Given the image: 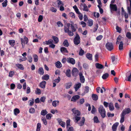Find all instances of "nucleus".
Wrapping results in <instances>:
<instances>
[{"label":"nucleus","mask_w":131,"mask_h":131,"mask_svg":"<svg viewBox=\"0 0 131 131\" xmlns=\"http://www.w3.org/2000/svg\"><path fill=\"white\" fill-rule=\"evenodd\" d=\"M121 15L122 17L123 16H124L126 19H127L128 18V14L126 12H124V13H122Z\"/></svg>","instance_id":"43"},{"label":"nucleus","mask_w":131,"mask_h":131,"mask_svg":"<svg viewBox=\"0 0 131 131\" xmlns=\"http://www.w3.org/2000/svg\"><path fill=\"white\" fill-rule=\"evenodd\" d=\"M52 115L50 113H49L46 115V118L48 119H50L51 117L52 116Z\"/></svg>","instance_id":"36"},{"label":"nucleus","mask_w":131,"mask_h":131,"mask_svg":"<svg viewBox=\"0 0 131 131\" xmlns=\"http://www.w3.org/2000/svg\"><path fill=\"white\" fill-rule=\"evenodd\" d=\"M66 127H68L70 126V120L68 119L66 121Z\"/></svg>","instance_id":"53"},{"label":"nucleus","mask_w":131,"mask_h":131,"mask_svg":"<svg viewBox=\"0 0 131 131\" xmlns=\"http://www.w3.org/2000/svg\"><path fill=\"white\" fill-rule=\"evenodd\" d=\"M16 66L18 68L21 70H23L24 68L22 65L19 64H16Z\"/></svg>","instance_id":"27"},{"label":"nucleus","mask_w":131,"mask_h":131,"mask_svg":"<svg viewBox=\"0 0 131 131\" xmlns=\"http://www.w3.org/2000/svg\"><path fill=\"white\" fill-rule=\"evenodd\" d=\"M67 131H73V128L72 127H67Z\"/></svg>","instance_id":"59"},{"label":"nucleus","mask_w":131,"mask_h":131,"mask_svg":"<svg viewBox=\"0 0 131 131\" xmlns=\"http://www.w3.org/2000/svg\"><path fill=\"white\" fill-rule=\"evenodd\" d=\"M79 75L80 76V82L82 83H84L85 82V79L82 73L81 72H80L79 74Z\"/></svg>","instance_id":"13"},{"label":"nucleus","mask_w":131,"mask_h":131,"mask_svg":"<svg viewBox=\"0 0 131 131\" xmlns=\"http://www.w3.org/2000/svg\"><path fill=\"white\" fill-rule=\"evenodd\" d=\"M60 80L61 79L60 77H58L57 79H56L53 82L57 83L59 82L60 81Z\"/></svg>","instance_id":"56"},{"label":"nucleus","mask_w":131,"mask_h":131,"mask_svg":"<svg viewBox=\"0 0 131 131\" xmlns=\"http://www.w3.org/2000/svg\"><path fill=\"white\" fill-rule=\"evenodd\" d=\"M8 1L7 0H5L2 3V6L3 7H6L7 5Z\"/></svg>","instance_id":"42"},{"label":"nucleus","mask_w":131,"mask_h":131,"mask_svg":"<svg viewBox=\"0 0 131 131\" xmlns=\"http://www.w3.org/2000/svg\"><path fill=\"white\" fill-rule=\"evenodd\" d=\"M71 25V32H75L77 28H78L77 25L76 24H73Z\"/></svg>","instance_id":"11"},{"label":"nucleus","mask_w":131,"mask_h":131,"mask_svg":"<svg viewBox=\"0 0 131 131\" xmlns=\"http://www.w3.org/2000/svg\"><path fill=\"white\" fill-rule=\"evenodd\" d=\"M122 37L120 36H119L117 38V41L116 42V44H118L119 43L120 41H121V39H122Z\"/></svg>","instance_id":"51"},{"label":"nucleus","mask_w":131,"mask_h":131,"mask_svg":"<svg viewBox=\"0 0 131 131\" xmlns=\"http://www.w3.org/2000/svg\"><path fill=\"white\" fill-rule=\"evenodd\" d=\"M43 80H47L49 79V76L47 74L44 75L42 77Z\"/></svg>","instance_id":"34"},{"label":"nucleus","mask_w":131,"mask_h":131,"mask_svg":"<svg viewBox=\"0 0 131 131\" xmlns=\"http://www.w3.org/2000/svg\"><path fill=\"white\" fill-rule=\"evenodd\" d=\"M110 8L111 11H116L117 10V8L116 4H110Z\"/></svg>","instance_id":"9"},{"label":"nucleus","mask_w":131,"mask_h":131,"mask_svg":"<svg viewBox=\"0 0 131 131\" xmlns=\"http://www.w3.org/2000/svg\"><path fill=\"white\" fill-rule=\"evenodd\" d=\"M116 28L117 30V32H118L119 33H120L121 32V28L117 26Z\"/></svg>","instance_id":"60"},{"label":"nucleus","mask_w":131,"mask_h":131,"mask_svg":"<svg viewBox=\"0 0 131 131\" xmlns=\"http://www.w3.org/2000/svg\"><path fill=\"white\" fill-rule=\"evenodd\" d=\"M79 71L78 69L75 68H74L72 71V75L74 76H76L78 75Z\"/></svg>","instance_id":"12"},{"label":"nucleus","mask_w":131,"mask_h":131,"mask_svg":"<svg viewBox=\"0 0 131 131\" xmlns=\"http://www.w3.org/2000/svg\"><path fill=\"white\" fill-rule=\"evenodd\" d=\"M73 7L76 13L78 14V17L80 20H82L83 18V14L79 11V9L76 5L73 6Z\"/></svg>","instance_id":"4"},{"label":"nucleus","mask_w":131,"mask_h":131,"mask_svg":"<svg viewBox=\"0 0 131 131\" xmlns=\"http://www.w3.org/2000/svg\"><path fill=\"white\" fill-rule=\"evenodd\" d=\"M81 85V84L80 83H78L75 84L74 86V88L76 91H77L80 87Z\"/></svg>","instance_id":"21"},{"label":"nucleus","mask_w":131,"mask_h":131,"mask_svg":"<svg viewBox=\"0 0 131 131\" xmlns=\"http://www.w3.org/2000/svg\"><path fill=\"white\" fill-rule=\"evenodd\" d=\"M82 7V10H83L86 12L89 11V9L88 8L87 6L84 3H81L80 4L79 7L80 9H81Z\"/></svg>","instance_id":"5"},{"label":"nucleus","mask_w":131,"mask_h":131,"mask_svg":"<svg viewBox=\"0 0 131 131\" xmlns=\"http://www.w3.org/2000/svg\"><path fill=\"white\" fill-rule=\"evenodd\" d=\"M58 123L62 127L65 128L66 126V123L65 122L62 121L61 120H59L58 121Z\"/></svg>","instance_id":"22"},{"label":"nucleus","mask_w":131,"mask_h":131,"mask_svg":"<svg viewBox=\"0 0 131 131\" xmlns=\"http://www.w3.org/2000/svg\"><path fill=\"white\" fill-rule=\"evenodd\" d=\"M53 41L52 40L50 39H49L48 41H46L45 42H43V44L44 45L46 44L47 45H50L52 43Z\"/></svg>","instance_id":"23"},{"label":"nucleus","mask_w":131,"mask_h":131,"mask_svg":"<svg viewBox=\"0 0 131 131\" xmlns=\"http://www.w3.org/2000/svg\"><path fill=\"white\" fill-rule=\"evenodd\" d=\"M73 119H75V123H77L78 121L79 120L81 119V117L78 116H76L74 117L73 118Z\"/></svg>","instance_id":"33"},{"label":"nucleus","mask_w":131,"mask_h":131,"mask_svg":"<svg viewBox=\"0 0 131 131\" xmlns=\"http://www.w3.org/2000/svg\"><path fill=\"white\" fill-rule=\"evenodd\" d=\"M60 50L61 52L63 53L68 52L66 48L64 47H62L61 48Z\"/></svg>","instance_id":"26"},{"label":"nucleus","mask_w":131,"mask_h":131,"mask_svg":"<svg viewBox=\"0 0 131 131\" xmlns=\"http://www.w3.org/2000/svg\"><path fill=\"white\" fill-rule=\"evenodd\" d=\"M80 38L79 35L77 34L76 37L74 39V44L76 45H78L80 43Z\"/></svg>","instance_id":"7"},{"label":"nucleus","mask_w":131,"mask_h":131,"mask_svg":"<svg viewBox=\"0 0 131 131\" xmlns=\"http://www.w3.org/2000/svg\"><path fill=\"white\" fill-rule=\"evenodd\" d=\"M130 109L129 108H126L123 110L122 113L121 114V119L120 120V122L121 123H122L124 120V116L126 114H128L131 112Z\"/></svg>","instance_id":"1"},{"label":"nucleus","mask_w":131,"mask_h":131,"mask_svg":"<svg viewBox=\"0 0 131 131\" xmlns=\"http://www.w3.org/2000/svg\"><path fill=\"white\" fill-rule=\"evenodd\" d=\"M123 42L122 41H121L119 46V50H121L123 49Z\"/></svg>","instance_id":"47"},{"label":"nucleus","mask_w":131,"mask_h":131,"mask_svg":"<svg viewBox=\"0 0 131 131\" xmlns=\"http://www.w3.org/2000/svg\"><path fill=\"white\" fill-rule=\"evenodd\" d=\"M14 72L13 71H10L9 72V77H12L14 75Z\"/></svg>","instance_id":"58"},{"label":"nucleus","mask_w":131,"mask_h":131,"mask_svg":"<svg viewBox=\"0 0 131 131\" xmlns=\"http://www.w3.org/2000/svg\"><path fill=\"white\" fill-rule=\"evenodd\" d=\"M50 10L53 12H56L57 10V9L55 8L51 7L50 8Z\"/></svg>","instance_id":"64"},{"label":"nucleus","mask_w":131,"mask_h":131,"mask_svg":"<svg viewBox=\"0 0 131 131\" xmlns=\"http://www.w3.org/2000/svg\"><path fill=\"white\" fill-rule=\"evenodd\" d=\"M67 61L68 63H71L72 64H74L75 63V60L72 58H68Z\"/></svg>","instance_id":"14"},{"label":"nucleus","mask_w":131,"mask_h":131,"mask_svg":"<svg viewBox=\"0 0 131 131\" xmlns=\"http://www.w3.org/2000/svg\"><path fill=\"white\" fill-rule=\"evenodd\" d=\"M50 112L53 114H54L56 113H58V111L56 109H52L51 110Z\"/></svg>","instance_id":"54"},{"label":"nucleus","mask_w":131,"mask_h":131,"mask_svg":"<svg viewBox=\"0 0 131 131\" xmlns=\"http://www.w3.org/2000/svg\"><path fill=\"white\" fill-rule=\"evenodd\" d=\"M96 67V68L101 69L104 68L103 66L99 63H96L95 64Z\"/></svg>","instance_id":"18"},{"label":"nucleus","mask_w":131,"mask_h":131,"mask_svg":"<svg viewBox=\"0 0 131 131\" xmlns=\"http://www.w3.org/2000/svg\"><path fill=\"white\" fill-rule=\"evenodd\" d=\"M63 45L64 46L66 47H68L69 46V44L67 40H64L63 43Z\"/></svg>","instance_id":"37"},{"label":"nucleus","mask_w":131,"mask_h":131,"mask_svg":"<svg viewBox=\"0 0 131 131\" xmlns=\"http://www.w3.org/2000/svg\"><path fill=\"white\" fill-rule=\"evenodd\" d=\"M48 112L46 110H42L41 112V115L43 116H45L46 115L47 113Z\"/></svg>","instance_id":"35"},{"label":"nucleus","mask_w":131,"mask_h":131,"mask_svg":"<svg viewBox=\"0 0 131 131\" xmlns=\"http://www.w3.org/2000/svg\"><path fill=\"white\" fill-rule=\"evenodd\" d=\"M58 2L57 4L58 7L63 5V2L60 0H57Z\"/></svg>","instance_id":"39"},{"label":"nucleus","mask_w":131,"mask_h":131,"mask_svg":"<svg viewBox=\"0 0 131 131\" xmlns=\"http://www.w3.org/2000/svg\"><path fill=\"white\" fill-rule=\"evenodd\" d=\"M89 26H92L93 24V21L91 19H89L88 21Z\"/></svg>","instance_id":"52"},{"label":"nucleus","mask_w":131,"mask_h":131,"mask_svg":"<svg viewBox=\"0 0 131 131\" xmlns=\"http://www.w3.org/2000/svg\"><path fill=\"white\" fill-rule=\"evenodd\" d=\"M108 106L110 110L111 111H113L114 109V107L113 104L112 103H110L109 104Z\"/></svg>","instance_id":"24"},{"label":"nucleus","mask_w":131,"mask_h":131,"mask_svg":"<svg viewBox=\"0 0 131 131\" xmlns=\"http://www.w3.org/2000/svg\"><path fill=\"white\" fill-rule=\"evenodd\" d=\"M57 24L58 27H62L63 26V24L60 21L58 22Z\"/></svg>","instance_id":"57"},{"label":"nucleus","mask_w":131,"mask_h":131,"mask_svg":"<svg viewBox=\"0 0 131 131\" xmlns=\"http://www.w3.org/2000/svg\"><path fill=\"white\" fill-rule=\"evenodd\" d=\"M35 111V110L34 108L31 107L29 109V112L30 113L33 114L34 113Z\"/></svg>","instance_id":"46"},{"label":"nucleus","mask_w":131,"mask_h":131,"mask_svg":"<svg viewBox=\"0 0 131 131\" xmlns=\"http://www.w3.org/2000/svg\"><path fill=\"white\" fill-rule=\"evenodd\" d=\"M20 40L21 41V43L23 46V44H24L25 43L27 44L28 42V38L25 36H24L23 38H21Z\"/></svg>","instance_id":"10"},{"label":"nucleus","mask_w":131,"mask_h":131,"mask_svg":"<svg viewBox=\"0 0 131 131\" xmlns=\"http://www.w3.org/2000/svg\"><path fill=\"white\" fill-rule=\"evenodd\" d=\"M126 37L129 39H131V33L129 32H127L126 35Z\"/></svg>","instance_id":"48"},{"label":"nucleus","mask_w":131,"mask_h":131,"mask_svg":"<svg viewBox=\"0 0 131 131\" xmlns=\"http://www.w3.org/2000/svg\"><path fill=\"white\" fill-rule=\"evenodd\" d=\"M38 72L40 74L43 75L44 73L43 68H40L39 69Z\"/></svg>","instance_id":"38"},{"label":"nucleus","mask_w":131,"mask_h":131,"mask_svg":"<svg viewBox=\"0 0 131 131\" xmlns=\"http://www.w3.org/2000/svg\"><path fill=\"white\" fill-rule=\"evenodd\" d=\"M118 123L116 122L114 123L113 125L112 128L113 131H115L116 130L117 126L118 125Z\"/></svg>","instance_id":"17"},{"label":"nucleus","mask_w":131,"mask_h":131,"mask_svg":"<svg viewBox=\"0 0 131 131\" xmlns=\"http://www.w3.org/2000/svg\"><path fill=\"white\" fill-rule=\"evenodd\" d=\"M14 114L15 115H16L17 114L19 113L20 111L17 108H15L14 110Z\"/></svg>","instance_id":"49"},{"label":"nucleus","mask_w":131,"mask_h":131,"mask_svg":"<svg viewBox=\"0 0 131 131\" xmlns=\"http://www.w3.org/2000/svg\"><path fill=\"white\" fill-rule=\"evenodd\" d=\"M70 24H67L66 25L64 26V31L65 32L67 33L69 36H72L74 35V34L73 32H72L71 30H70Z\"/></svg>","instance_id":"2"},{"label":"nucleus","mask_w":131,"mask_h":131,"mask_svg":"<svg viewBox=\"0 0 131 131\" xmlns=\"http://www.w3.org/2000/svg\"><path fill=\"white\" fill-rule=\"evenodd\" d=\"M128 74V73L127 72L126 74V77L125 78V80L127 81H131V72L130 73L129 75L128 76H127V75Z\"/></svg>","instance_id":"16"},{"label":"nucleus","mask_w":131,"mask_h":131,"mask_svg":"<svg viewBox=\"0 0 131 131\" xmlns=\"http://www.w3.org/2000/svg\"><path fill=\"white\" fill-rule=\"evenodd\" d=\"M106 47L107 49L110 51L112 50L114 48L113 45L110 42L107 43L106 45Z\"/></svg>","instance_id":"6"},{"label":"nucleus","mask_w":131,"mask_h":131,"mask_svg":"<svg viewBox=\"0 0 131 131\" xmlns=\"http://www.w3.org/2000/svg\"><path fill=\"white\" fill-rule=\"evenodd\" d=\"M8 42L11 46H13L15 44V41L14 40H9L8 41Z\"/></svg>","instance_id":"31"},{"label":"nucleus","mask_w":131,"mask_h":131,"mask_svg":"<svg viewBox=\"0 0 131 131\" xmlns=\"http://www.w3.org/2000/svg\"><path fill=\"white\" fill-rule=\"evenodd\" d=\"M43 19V17L42 16L40 15L39 16V18L38 19V21L39 22H41Z\"/></svg>","instance_id":"62"},{"label":"nucleus","mask_w":131,"mask_h":131,"mask_svg":"<svg viewBox=\"0 0 131 131\" xmlns=\"http://www.w3.org/2000/svg\"><path fill=\"white\" fill-rule=\"evenodd\" d=\"M34 58V61L35 62H37L38 60V57L36 54H34L33 56Z\"/></svg>","instance_id":"45"},{"label":"nucleus","mask_w":131,"mask_h":131,"mask_svg":"<svg viewBox=\"0 0 131 131\" xmlns=\"http://www.w3.org/2000/svg\"><path fill=\"white\" fill-rule=\"evenodd\" d=\"M52 38L54 41V43H57L59 41V39L56 36H53Z\"/></svg>","instance_id":"41"},{"label":"nucleus","mask_w":131,"mask_h":131,"mask_svg":"<svg viewBox=\"0 0 131 131\" xmlns=\"http://www.w3.org/2000/svg\"><path fill=\"white\" fill-rule=\"evenodd\" d=\"M72 85V83L70 82L66 84V88L67 89H69L70 88Z\"/></svg>","instance_id":"30"},{"label":"nucleus","mask_w":131,"mask_h":131,"mask_svg":"<svg viewBox=\"0 0 131 131\" xmlns=\"http://www.w3.org/2000/svg\"><path fill=\"white\" fill-rule=\"evenodd\" d=\"M80 24L82 25V26L83 27H85L86 26V23L83 21H81L80 22Z\"/></svg>","instance_id":"63"},{"label":"nucleus","mask_w":131,"mask_h":131,"mask_svg":"<svg viewBox=\"0 0 131 131\" xmlns=\"http://www.w3.org/2000/svg\"><path fill=\"white\" fill-rule=\"evenodd\" d=\"M108 74L107 73H105L103 75L102 77V79H106L108 77Z\"/></svg>","instance_id":"40"},{"label":"nucleus","mask_w":131,"mask_h":131,"mask_svg":"<svg viewBox=\"0 0 131 131\" xmlns=\"http://www.w3.org/2000/svg\"><path fill=\"white\" fill-rule=\"evenodd\" d=\"M35 93L36 94H40L41 93V91L40 89L37 88L35 91Z\"/></svg>","instance_id":"50"},{"label":"nucleus","mask_w":131,"mask_h":131,"mask_svg":"<svg viewBox=\"0 0 131 131\" xmlns=\"http://www.w3.org/2000/svg\"><path fill=\"white\" fill-rule=\"evenodd\" d=\"M56 66L57 67L60 68L62 67V65L60 62L58 61L56 63Z\"/></svg>","instance_id":"29"},{"label":"nucleus","mask_w":131,"mask_h":131,"mask_svg":"<svg viewBox=\"0 0 131 131\" xmlns=\"http://www.w3.org/2000/svg\"><path fill=\"white\" fill-rule=\"evenodd\" d=\"M72 111L73 112V115L74 116V117L79 116L80 115V113L79 111L76 110L75 108H74L72 110Z\"/></svg>","instance_id":"8"},{"label":"nucleus","mask_w":131,"mask_h":131,"mask_svg":"<svg viewBox=\"0 0 131 131\" xmlns=\"http://www.w3.org/2000/svg\"><path fill=\"white\" fill-rule=\"evenodd\" d=\"M85 119L84 117H83L82 118V119L81 121H80V123H78V124H79V125L80 126H81L82 125H83L84 123L85 122Z\"/></svg>","instance_id":"28"},{"label":"nucleus","mask_w":131,"mask_h":131,"mask_svg":"<svg viewBox=\"0 0 131 131\" xmlns=\"http://www.w3.org/2000/svg\"><path fill=\"white\" fill-rule=\"evenodd\" d=\"M84 51L81 49L80 50L79 54L80 56H82L84 54Z\"/></svg>","instance_id":"61"},{"label":"nucleus","mask_w":131,"mask_h":131,"mask_svg":"<svg viewBox=\"0 0 131 131\" xmlns=\"http://www.w3.org/2000/svg\"><path fill=\"white\" fill-rule=\"evenodd\" d=\"M59 101L58 100L53 101L52 102V105L53 107H56L59 105Z\"/></svg>","instance_id":"15"},{"label":"nucleus","mask_w":131,"mask_h":131,"mask_svg":"<svg viewBox=\"0 0 131 131\" xmlns=\"http://www.w3.org/2000/svg\"><path fill=\"white\" fill-rule=\"evenodd\" d=\"M70 16L73 18H75V14L71 12L69 14Z\"/></svg>","instance_id":"55"},{"label":"nucleus","mask_w":131,"mask_h":131,"mask_svg":"<svg viewBox=\"0 0 131 131\" xmlns=\"http://www.w3.org/2000/svg\"><path fill=\"white\" fill-rule=\"evenodd\" d=\"M92 99L94 101H96L98 99V96L97 95L95 94H93L92 95Z\"/></svg>","instance_id":"32"},{"label":"nucleus","mask_w":131,"mask_h":131,"mask_svg":"<svg viewBox=\"0 0 131 131\" xmlns=\"http://www.w3.org/2000/svg\"><path fill=\"white\" fill-rule=\"evenodd\" d=\"M99 111L103 118H104L106 116V112L105 109L103 105H100L99 107Z\"/></svg>","instance_id":"3"},{"label":"nucleus","mask_w":131,"mask_h":131,"mask_svg":"<svg viewBox=\"0 0 131 131\" xmlns=\"http://www.w3.org/2000/svg\"><path fill=\"white\" fill-rule=\"evenodd\" d=\"M80 98V96L78 95H75L73 96L71 99L72 101L75 102L76 100L79 99Z\"/></svg>","instance_id":"20"},{"label":"nucleus","mask_w":131,"mask_h":131,"mask_svg":"<svg viewBox=\"0 0 131 131\" xmlns=\"http://www.w3.org/2000/svg\"><path fill=\"white\" fill-rule=\"evenodd\" d=\"M70 72L71 71L70 70L68 69L67 70L66 73L67 77H69L70 76Z\"/></svg>","instance_id":"44"},{"label":"nucleus","mask_w":131,"mask_h":131,"mask_svg":"<svg viewBox=\"0 0 131 131\" xmlns=\"http://www.w3.org/2000/svg\"><path fill=\"white\" fill-rule=\"evenodd\" d=\"M46 82L45 81H43L40 84V86L42 88H44L46 86Z\"/></svg>","instance_id":"19"},{"label":"nucleus","mask_w":131,"mask_h":131,"mask_svg":"<svg viewBox=\"0 0 131 131\" xmlns=\"http://www.w3.org/2000/svg\"><path fill=\"white\" fill-rule=\"evenodd\" d=\"M86 57L90 60H92V54L89 53H87L86 54Z\"/></svg>","instance_id":"25"}]
</instances>
